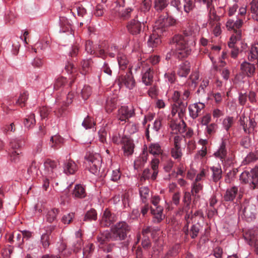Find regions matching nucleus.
Returning a JSON list of instances; mask_svg holds the SVG:
<instances>
[{
  "mask_svg": "<svg viewBox=\"0 0 258 258\" xmlns=\"http://www.w3.org/2000/svg\"><path fill=\"white\" fill-rule=\"evenodd\" d=\"M63 143V139L59 135H54L51 137L49 145L54 150L60 148Z\"/></svg>",
  "mask_w": 258,
  "mask_h": 258,
  "instance_id": "nucleus-28",
  "label": "nucleus"
},
{
  "mask_svg": "<svg viewBox=\"0 0 258 258\" xmlns=\"http://www.w3.org/2000/svg\"><path fill=\"white\" fill-rule=\"evenodd\" d=\"M101 70L104 73L107 74L109 76H111L112 75V70L108 64V63L106 62H104Z\"/></svg>",
  "mask_w": 258,
  "mask_h": 258,
  "instance_id": "nucleus-64",
  "label": "nucleus"
},
{
  "mask_svg": "<svg viewBox=\"0 0 258 258\" xmlns=\"http://www.w3.org/2000/svg\"><path fill=\"white\" fill-rule=\"evenodd\" d=\"M82 125L86 128H91L95 125L94 120L89 116L86 117L82 122Z\"/></svg>",
  "mask_w": 258,
  "mask_h": 258,
  "instance_id": "nucleus-57",
  "label": "nucleus"
},
{
  "mask_svg": "<svg viewBox=\"0 0 258 258\" xmlns=\"http://www.w3.org/2000/svg\"><path fill=\"white\" fill-rule=\"evenodd\" d=\"M238 187L236 186H233L227 189L224 196V200L226 202L233 201L236 195L238 194Z\"/></svg>",
  "mask_w": 258,
  "mask_h": 258,
  "instance_id": "nucleus-30",
  "label": "nucleus"
},
{
  "mask_svg": "<svg viewBox=\"0 0 258 258\" xmlns=\"http://www.w3.org/2000/svg\"><path fill=\"white\" fill-rule=\"evenodd\" d=\"M97 218L96 211L94 209H91L88 211L84 217V221H91V220H96Z\"/></svg>",
  "mask_w": 258,
  "mask_h": 258,
  "instance_id": "nucleus-47",
  "label": "nucleus"
},
{
  "mask_svg": "<svg viewBox=\"0 0 258 258\" xmlns=\"http://www.w3.org/2000/svg\"><path fill=\"white\" fill-rule=\"evenodd\" d=\"M163 208L162 206H157L156 209L151 208V213L153 216V222L154 223H160L163 219Z\"/></svg>",
  "mask_w": 258,
  "mask_h": 258,
  "instance_id": "nucleus-26",
  "label": "nucleus"
},
{
  "mask_svg": "<svg viewBox=\"0 0 258 258\" xmlns=\"http://www.w3.org/2000/svg\"><path fill=\"white\" fill-rule=\"evenodd\" d=\"M248 59L258 68V43H254L251 46L248 51Z\"/></svg>",
  "mask_w": 258,
  "mask_h": 258,
  "instance_id": "nucleus-22",
  "label": "nucleus"
},
{
  "mask_svg": "<svg viewBox=\"0 0 258 258\" xmlns=\"http://www.w3.org/2000/svg\"><path fill=\"white\" fill-rule=\"evenodd\" d=\"M142 73H143L142 81L146 85H150L153 81V71L151 65L144 62L142 64Z\"/></svg>",
  "mask_w": 258,
  "mask_h": 258,
  "instance_id": "nucleus-10",
  "label": "nucleus"
},
{
  "mask_svg": "<svg viewBox=\"0 0 258 258\" xmlns=\"http://www.w3.org/2000/svg\"><path fill=\"white\" fill-rule=\"evenodd\" d=\"M67 83V79L63 77L57 78L54 84L53 88L55 90H58Z\"/></svg>",
  "mask_w": 258,
  "mask_h": 258,
  "instance_id": "nucleus-50",
  "label": "nucleus"
},
{
  "mask_svg": "<svg viewBox=\"0 0 258 258\" xmlns=\"http://www.w3.org/2000/svg\"><path fill=\"white\" fill-rule=\"evenodd\" d=\"M147 160V153L144 152L141 156L139 157L134 162V168L138 169L142 167Z\"/></svg>",
  "mask_w": 258,
  "mask_h": 258,
  "instance_id": "nucleus-35",
  "label": "nucleus"
},
{
  "mask_svg": "<svg viewBox=\"0 0 258 258\" xmlns=\"http://www.w3.org/2000/svg\"><path fill=\"white\" fill-rule=\"evenodd\" d=\"M203 185L200 182H194L192 184L191 195L195 197V199H198L200 196L198 194L202 190Z\"/></svg>",
  "mask_w": 258,
  "mask_h": 258,
  "instance_id": "nucleus-41",
  "label": "nucleus"
},
{
  "mask_svg": "<svg viewBox=\"0 0 258 258\" xmlns=\"http://www.w3.org/2000/svg\"><path fill=\"white\" fill-rule=\"evenodd\" d=\"M63 172L67 175L74 174L78 170V166L72 159L66 160L63 164Z\"/></svg>",
  "mask_w": 258,
  "mask_h": 258,
  "instance_id": "nucleus-23",
  "label": "nucleus"
},
{
  "mask_svg": "<svg viewBox=\"0 0 258 258\" xmlns=\"http://www.w3.org/2000/svg\"><path fill=\"white\" fill-rule=\"evenodd\" d=\"M61 31L63 32H69L72 30V25L69 21L65 17L60 19Z\"/></svg>",
  "mask_w": 258,
  "mask_h": 258,
  "instance_id": "nucleus-44",
  "label": "nucleus"
},
{
  "mask_svg": "<svg viewBox=\"0 0 258 258\" xmlns=\"http://www.w3.org/2000/svg\"><path fill=\"white\" fill-rule=\"evenodd\" d=\"M190 71V63L185 61L182 62L178 67L177 75L180 77H186Z\"/></svg>",
  "mask_w": 258,
  "mask_h": 258,
  "instance_id": "nucleus-27",
  "label": "nucleus"
},
{
  "mask_svg": "<svg viewBox=\"0 0 258 258\" xmlns=\"http://www.w3.org/2000/svg\"><path fill=\"white\" fill-rule=\"evenodd\" d=\"M181 140L182 138L178 136H175L174 138V147L171 150L172 157L178 161L181 159L182 156L180 145Z\"/></svg>",
  "mask_w": 258,
  "mask_h": 258,
  "instance_id": "nucleus-17",
  "label": "nucleus"
},
{
  "mask_svg": "<svg viewBox=\"0 0 258 258\" xmlns=\"http://www.w3.org/2000/svg\"><path fill=\"white\" fill-rule=\"evenodd\" d=\"M38 169V164L36 162V161L33 160L31 162L29 167L27 169V173L29 175H33L34 173H36Z\"/></svg>",
  "mask_w": 258,
  "mask_h": 258,
  "instance_id": "nucleus-56",
  "label": "nucleus"
},
{
  "mask_svg": "<svg viewBox=\"0 0 258 258\" xmlns=\"http://www.w3.org/2000/svg\"><path fill=\"white\" fill-rule=\"evenodd\" d=\"M35 123V115L34 114H31L25 118L24 124L26 127L29 128L33 126Z\"/></svg>",
  "mask_w": 258,
  "mask_h": 258,
  "instance_id": "nucleus-51",
  "label": "nucleus"
},
{
  "mask_svg": "<svg viewBox=\"0 0 258 258\" xmlns=\"http://www.w3.org/2000/svg\"><path fill=\"white\" fill-rule=\"evenodd\" d=\"M142 26L145 27V23L137 20V17L129 21L126 25L128 32L132 35L138 36L142 32Z\"/></svg>",
  "mask_w": 258,
  "mask_h": 258,
  "instance_id": "nucleus-8",
  "label": "nucleus"
},
{
  "mask_svg": "<svg viewBox=\"0 0 258 258\" xmlns=\"http://www.w3.org/2000/svg\"><path fill=\"white\" fill-rule=\"evenodd\" d=\"M175 105L176 107V112H177L180 118L182 117L186 111L187 102H179V103L175 104Z\"/></svg>",
  "mask_w": 258,
  "mask_h": 258,
  "instance_id": "nucleus-36",
  "label": "nucleus"
},
{
  "mask_svg": "<svg viewBox=\"0 0 258 258\" xmlns=\"http://www.w3.org/2000/svg\"><path fill=\"white\" fill-rule=\"evenodd\" d=\"M116 220V217L108 209L104 211L100 224L102 227H109Z\"/></svg>",
  "mask_w": 258,
  "mask_h": 258,
  "instance_id": "nucleus-14",
  "label": "nucleus"
},
{
  "mask_svg": "<svg viewBox=\"0 0 258 258\" xmlns=\"http://www.w3.org/2000/svg\"><path fill=\"white\" fill-rule=\"evenodd\" d=\"M44 175L50 178H54L57 176V163L55 160L46 159L43 163Z\"/></svg>",
  "mask_w": 258,
  "mask_h": 258,
  "instance_id": "nucleus-6",
  "label": "nucleus"
},
{
  "mask_svg": "<svg viewBox=\"0 0 258 258\" xmlns=\"http://www.w3.org/2000/svg\"><path fill=\"white\" fill-rule=\"evenodd\" d=\"M61 99L59 97L57 96L56 98V104L57 108L54 111V114L57 117H63L67 114V107L68 106H66L64 102L60 101Z\"/></svg>",
  "mask_w": 258,
  "mask_h": 258,
  "instance_id": "nucleus-24",
  "label": "nucleus"
},
{
  "mask_svg": "<svg viewBox=\"0 0 258 258\" xmlns=\"http://www.w3.org/2000/svg\"><path fill=\"white\" fill-rule=\"evenodd\" d=\"M91 93V87L89 86H85L84 87L81 91V95L82 98L84 100H87L90 96Z\"/></svg>",
  "mask_w": 258,
  "mask_h": 258,
  "instance_id": "nucleus-58",
  "label": "nucleus"
},
{
  "mask_svg": "<svg viewBox=\"0 0 258 258\" xmlns=\"http://www.w3.org/2000/svg\"><path fill=\"white\" fill-rule=\"evenodd\" d=\"M83 245V240L82 239V233L80 231L76 233V237L72 239V245L73 251L75 253L78 252L81 249Z\"/></svg>",
  "mask_w": 258,
  "mask_h": 258,
  "instance_id": "nucleus-25",
  "label": "nucleus"
},
{
  "mask_svg": "<svg viewBox=\"0 0 258 258\" xmlns=\"http://www.w3.org/2000/svg\"><path fill=\"white\" fill-rule=\"evenodd\" d=\"M26 139L23 137L12 139L10 142V146L13 150L21 148L24 146Z\"/></svg>",
  "mask_w": 258,
  "mask_h": 258,
  "instance_id": "nucleus-29",
  "label": "nucleus"
},
{
  "mask_svg": "<svg viewBox=\"0 0 258 258\" xmlns=\"http://www.w3.org/2000/svg\"><path fill=\"white\" fill-rule=\"evenodd\" d=\"M240 180L242 183L248 184L251 189L258 188V167H255L249 171H243L240 176Z\"/></svg>",
  "mask_w": 258,
  "mask_h": 258,
  "instance_id": "nucleus-4",
  "label": "nucleus"
},
{
  "mask_svg": "<svg viewBox=\"0 0 258 258\" xmlns=\"http://www.w3.org/2000/svg\"><path fill=\"white\" fill-rule=\"evenodd\" d=\"M168 0H154V8L158 12H162L169 5Z\"/></svg>",
  "mask_w": 258,
  "mask_h": 258,
  "instance_id": "nucleus-34",
  "label": "nucleus"
},
{
  "mask_svg": "<svg viewBox=\"0 0 258 258\" xmlns=\"http://www.w3.org/2000/svg\"><path fill=\"white\" fill-rule=\"evenodd\" d=\"M74 218V214L73 213H71L68 214L67 215H64L61 219V221L64 224H69L72 221Z\"/></svg>",
  "mask_w": 258,
  "mask_h": 258,
  "instance_id": "nucleus-62",
  "label": "nucleus"
},
{
  "mask_svg": "<svg viewBox=\"0 0 258 258\" xmlns=\"http://www.w3.org/2000/svg\"><path fill=\"white\" fill-rule=\"evenodd\" d=\"M167 17H160L156 22V28L158 30V32H165L169 26H174L176 23V20L172 16H168Z\"/></svg>",
  "mask_w": 258,
  "mask_h": 258,
  "instance_id": "nucleus-7",
  "label": "nucleus"
},
{
  "mask_svg": "<svg viewBox=\"0 0 258 258\" xmlns=\"http://www.w3.org/2000/svg\"><path fill=\"white\" fill-rule=\"evenodd\" d=\"M216 158H219L222 162L225 160L227 156V150L226 149V143L223 140L218 150L214 153Z\"/></svg>",
  "mask_w": 258,
  "mask_h": 258,
  "instance_id": "nucleus-31",
  "label": "nucleus"
},
{
  "mask_svg": "<svg viewBox=\"0 0 258 258\" xmlns=\"http://www.w3.org/2000/svg\"><path fill=\"white\" fill-rule=\"evenodd\" d=\"M257 232L254 230H249L244 235V238L248 244H251L256 239Z\"/></svg>",
  "mask_w": 258,
  "mask_h": 258,
  "instance_id": "nucleus-43",
  "label": "nucleus"
},
{
  "mask_svg": "<svg viewBox=\"0 0 258 258\" xmlns=\"http://www.w3.org/2000/svg\"><path fill=\"white\" fill-rule=\"evenodd\" d=\"M240 124L242 126L244 132L246 134H250L256 125V123L252 118L248 119L244 115L240 116Z\"/></svg>",
  "mask_w": 258,
  "mask_h": 258,
  "instance_id": "nucleus-12",
  "label": "nucleus"
},
{
  "mask_svg": "<svg viewBox=\"0 0 258 258\" xmlns=\"http://www.w3.org/2000/svg\"><path fill=\"white\" fill-rule=\"evenodd\" d=\"M139 191L142 202L145 203L149 196V189L146 186H143L140 188Z\"/></svg>",
  "mask_w": 258,
  "mask_h": 258,
  "instance_id": "nucleus-55",
  "label": "nucleus"
},
{
  "mask_svg": "<svg viewBox=\"0 0 258 258\" xmlns=\"http://www.w3.org/2000/svg\"><path fill=\"white\" fill-rule=\"evenodd\" d=\"M117 61L120 69L124 70L126 68L128 64V60H127L125 55L119 54L117 56Z\"/></svg>",
  "mask_w": 258,
  "mask_h": 258,
  "instance_id": "nucleus-49",
  "label": "nucleus"
},
{
  "mask_svg": "<svg viewBox=\"0 0 258 258\" xmlns=\"http://www.w3.org/2000/svg\"><path fill=\"white\" fill-rule=\"evenodd\" d=\"M242 21L241 19H237L236 21L229 19L226 23V27L230 30H233L234 34L231 36L230 41L228 42V46L231 49V55L233 58H236L239 53V49L235 46L237 40L241 38V30L239 29L242 25Z\"/></svg>",
  "mask_w": 258,
  "mask_h": 258,
  "instance_id": "nucleus-2",
  "label": "nucleus"
},
{
  "mask_svg": "<svg viewBox=\"0 0 258 258\" xmlns=\"http://www.w3.org/2000/svg\"><path fill=\"white\" fill-rule=\"evenodd\" d=\"M241 211L247 221L252 220L256 217L257 210L255 205L248 202H245L241 205Z\"/></svg>",
  "mask_w": 258,
  "mask_h": 258,
  "instance_id": "nucleus-9",
  "label": "nucleus"
},
{
  "mask_svg": "<svg viewBox=\"0 0 258 258\" xmlns=\"http://www.w3.org/2000/svg\"><path fill=\"white\" fill-rule=\"evenodd\" d=\"M165 78L168 82L172 84L174 83L176 79L175 74L174 72H168L165 73Z\"/></svg>",
  "mask_w": 258,
  "mask_h": 258,
  "instance_id": "nucleus-63",
  "label": "nucleus"
},
{
  "mask_svg": "<svg viewBox=\"0 0 258 258\" xmlns=\"http://www.w3.org/2000/svg\"><path fill=\"white\" fill-rule=\"evenodd\" d=\"M149 152L154 156H159L162 153V150L158 143L151 144L149 147Z\"/></svg>",
  "mask_w": 258,
  "mask_h": 258,
  "instance_id": "nucleus-39",
  "label": "nucleus"
},
{
  "mask_svg": "<svg viewBox=\"0 0 258 258\" xmlns=\"http://www.w3.org/2000/svg\"><path fill=\"white\" fill-rule=\"evenodd\" d=\"M58 209L55 208L49 211L46 215L47 221L49 223H52L55 220L56 216L58 214Z\"/></svg>",
  "mask_w": 258,
  "mask_h": 258,
  "instance_id": "nucleus-52",
  "label": "nucleus"
},
{
  "mask_svg": "<svg viewBox=\"0 0 258 258\" xmlns=\"http://www.w3.org/2000/svg\"><path fill=\"white\" fill-rule=\"evenodd\" d=\"M85 164L88 170L94 174H96L101 166V157L99 154L88 152L85 157Z\"/></svg>",
  "mask_w": 258,
  "mask_h": 258,
  "instance_id": "nucleus-3",
  "label": "nucleus"
},
{
  "mask_svg": "<svg viewBox=\"0 0 258 258\" xmlns=\"http://www.w3.org/2000/svg\"><path fill=\"white\" fill-rule=\"evenodd\" d=\"M151 7V0H143L141 6V10L142 11L146 12H148Z\"/></svg>",
  "mask_w": 258,
  "mask_h": 258,
  "instance_id": "nucleus-61",
  "label": "nucleus"
},
{
  "mask_svg": "<svg viewBox=\"0 0 258 258\" xmlns=\"http://www.w3.org/2000/svg\"><path fill=\"white\" fill-rule=\"evenodd\" d=\"M184 36L176 35L170 41L172 48L175 49V55L179 59L187 57L191 52V48L188 43L189 39L188 35L187 33H184Z\"/></svg>",
  "mask_w": 258,
  "mask_h": 258,
  "instance_id": "nucleus-1",
  "label": "nucleus"
},
{
  "mask_svg": "<svg viewBox=\"0 0 258 258\" xmlns=\"http://www.w3.org/2000/svg\"><path fill=\"white\" fill-rule=\"evenodd\" d=\"M95 246L93 243H89L85 245V246L83 249V257L82 258H88L91 256Z\"/></svg>",
  "mask_w": 258,
  "mask_h": 258,
  "instance_id": "nucleus-40",
  "label": "nucleus"
},
{
  "mask_svg": "<svg viewBox=\"0 0 258 258\" xmlns=\"http://www.w3.org/2000/svg\"><path fill=\"white\" fill-rule=\"evenodd\" d=\"M21 154V152L19 151H16V150H13L10 154V158L11 161L13 162H18L20 159V155Z\"/></svg>",
  "mask_w": 258,
  "mask_h": 258,
  "instance_id": "nucleus-59",
  "label": "nucleus"
},
{
  "mask_svg": "<svg viewBox=\"0 0 258 258\" xmlns=\"http://www.w3.org/2000/svg\"><path fill=\"white\" fill-rule=\"evenodd\" d=\"M92 44L93 43L92 41L90 40L86 41L85 44V50L87 52L104 58V57L105 56V51L104 49L102 48V45H101L100 46L99 45L98 47H96V48H94L92 47Z\"/></svg>",
  "mask_w": 258,
  "mask_h": 258,
  "instance_id": "nucleus-16",
  "label": "nucleus"
},
{
  "mask_svg": "<svg viewBox=\"0 0 258 258\" xmlns=\"http://www.w3.org/2000/svg\"><path fill=\"white\" fill-rule=\"evenodd\" d=\"M73 196L76 198H84L86 196V192L84 186L81 184L76 185L73 192Z\"/></svg>",
  "mask_w": 258,
  "mask_h": 258,
  "instance_id": "nucleus-32",
  "label": "nucleus"
},
{
  "mask_svg": "<svg viewBox=\"0 0 258 258\" xmlns=\"http://www.w3.org/2000/svg\"><path fill=\"white\" fill-rule=\"evenodd\" d=\"M91 59L84 60L81 63V73L86 75L89 73L91 70Z\"/></svg>",
  "mask_w": 258,
  "mask_h": 258,
  "instance_id": "nucleus-45",
  "label": "nucleus"
},
{
  "mask_svg": "<svg viewBox=\"0 0 258 258\" xmlns=\"http://www.w3.org/2000/svg\"><path fill=\"white\" fill-rule=\"evenodd\" d=\"M117 106V99L116 97H108L106 102L105 110L107 112L110 113L114 110Z\"/></svg>",
  "mask_w": 258,
  "mask_h": 258,
  "instance_id": "nucleus-33",
  "label": "nucleus"
},
{
  "mask_svg": "<svg viewBox=\"0 0 258 258\" xmlns=\"http://www.w3.org/2000/svg\"><path fill=\"white\" fill-rule=\"evenodd\" d=\"M120 142L124 155L127 156L132 155L135 148L133 141L127 136H124L121 138Z\"/></svg>",
  "mask_w": 258,
  "mask_h": 258,
  "instance_id": "nucleus-13",
  "label": "nucleus"
},
{
  "mask_svg": "<svg viewBox=\"0 0 258 258\" xmlns=\"http://www.w3.org/2000/svg\"><path fill=\"white\" fill-rule=\"evenodd\" d=\"M130 230L129 226L125 222H120L111 228L112 240H124Z\"/></svg>",
  "mask_w": 258,
  "mask_h": 258,
  "instance_id": "nucleus-5",
  "label": "nucleus"
},
{
  "mask_svg": "<svg viewBox=\"0 0 258 258\" xmlns=\"http://www.w3.org/2000/svg\"><path fill=\"white\" fill-rule=\"evenodd\" d=\"M112 236L111 232L105 231L98 235L97 240L100 244H103L110 240H112Z\"/></svg>",
  "mask_w": 258,
  "mask_h": 258,
  "instance_id": "nucleus-38",
  "label": "nucleus"
},
{
  "mask_svg": "<svg viewBox=\"0 0 258 258\" xmlns=\"http://www.w3.org/2000/svg\"><path fill=\"white\" fill-rule=\"evenodd\" d=\"M102 49H104L105 51V54L106 53H107L109 56L111 57H114L116 54L117 53L118 48V47L114 44H111V45L109 46L107 48H104V47L102 46ZM106 56V55H105ZM106 56L104 57V58Z\"/></svg>",
  "mask_w": 258,
  "mask_h": 258,
  "instance_id": "nucleus-42",
  "label": "nucleus"
},
{
  "mask_svg": "<svg viewBox=\"0 0 258 258\" xmlns=\"http://www.w3.org/2000/svg\"><path fill=\"white\" fill-rule=\"evenodd\" d=\"M199 1L207 5L208 10L209 12V25L211 26H214L216 23H219L220 17L216 14L213 10V0H199Z\"/></svg>",
  "mask_w": 258,
  "mask_h": 258,
  "instance_id": "nucleus-11",
  "label": "nucleus"
},
{
  "mask_svg": "<svg viewBox=\"0 0 258 258\" xmlns=\"http://www.w3.org/2000/svg\"><path fill=\"white\" fill-rule=\"evenodd\" d=\"M255 63L251 62L244 61L240 65V70L242 73L247 77H252L255 73Z\"/></svg>",
  "mask_w": 258,
  "mask_h": 258,
  "instance_id": "nucleus-19",
  "label": "nucleus"
},
{
  "mask_svg": "<svg viewBox=\"0 0 258 258\" xmlns=\"http://www.w3.org/2000/svg\"><path fill=\"white\" fill-rule=\"evenodd\" d=\"M163 33V32H158V30L156 28V26L155 25L153 32L150 36L147 41L148 46L154 48L158 46L161 42L160 36Z\"/></svg>",
  "mask_w": 258,
  "mask_h": 258,
  "instance_id": "nucleus-18",
  "label": "nucleus"
},
{
  "mask_svg": "<svg viewBox=\"0 0 258 258\" xmlns=\"http://www.w3.org/2000/svg\"><path fill=\"white\" fill-rule=\"evenodd\" d=\"M28 98V93L27 92H24L21 93L16 101V104L21 107H23L25 106V102L27 100Z\"/></svg>",
  "mask_w": 258,
  "mask_h": 258,
  "instance_id": "nucleus-53",
  "label": "nucleus"
},
{
  "mask_svg": "<svg viewBox=\"0 0 258 258\" xmlns=\"http://www.w3.org/2000/svg\"><path fill=\"white\" fill-rule=\"evenodd\" d=\"M234 123V118L233 117L228 116L225 118L223 121V126L224 128L228 132Z\"/></svg>",
  "mask_w": 258,
  "mask_h": 258,
  "instance_id": "nucleus-54",
  "label": "nucleus"
},
{
  "mask_svg": "<svg viewBox=\"0 0 258 258\" xmlns=\"http://www.w3.org/2000/svg\"><path fill=\"white\" fill-rule=\"evenodd\" d=\"M200 226L198 224H195L191 226L190 230V235L191 238L194 239L197 237L200 231Z\"/></svg>",
  "mask_w": 258,
  "mask_h": 258,
  "instance_id": "nucleus-60",
  "label": "nucleus"
},
{
  "mask_svg": "<svg viewBox=\"0 0 258 258\" xmlns=\"http://www.w3.org/2000/svg\"><path fill=\"white\" fill-rule=\"evenodd\" d=\"M210 169L212 171L213 180L216 182L222 178V171L221 168L220 166H218L211 167Z\"/></svg>",
  "mask_w": 258,
  "mask_h": 258,
  "instance_id": "nucleus-37",
  "label": "nucleus"
},
{
  "mask_svg": "<svg viewBox=\"0 0 258 258\" xmlns=\"http://www.w3.org/2000/svg\"><path fill=\"white\" fill-rule=\"evenodd\" d=\"M118 119L125 122L135 114L134 109L133 107L126 106H121L118 109Z\"/></svg>",
  "mask_w": 258,
  "mask_h": 258,
  "instance_id": "nucleus-15",
  "label": "nucleus"
},
{
  "mask_svg": "<svg viewBox=\"0 0 258 258\" xmlns=\"http://www.w3.org/2000/svg\"><path fill=\"white\" fill-rule=\"evenodd\" d=\"M184 11L186 13H189L192 11L195 7V0H183Z\"/></svg>",
  "mask_w": 258,
  "mask_h": 258,
  "instance_id": "nucleus-48",
  "label": "nucleus"
},
{
  "mask_svg": "<svg viewBox=\"0 0 258 258\" xmlns=\"http://www.w3.org/2000/svg\"><path fill=\"white\" fill-rule=\"evenodd\" d=\"M118 82L121 85H124L130 89H132L135 85V81L131 71L125 76L119 77Z\"/></svg>",
  "mask_w": 258,
  "mask_h": 258,
  "instance_id": "nucleus-20",
  "label": "nucleus"
},
{
  "mask_svg": "<svg viewBox=\"0 0 258 258\" xmlns=\"http://www.w3.org/2000/svg\"><path fill=\"white\" fill-rule=\"evenodd\" d=\"M205 107V104L201 102L190 105L188 107L190 116L193 119L196 118L202 114L201 112Z\"/></svg>",
  "mask_w": 258,
  "mask_h": 258,
  "instance_id": "nucleus-21",
  "label": "nucleus"
},
{
  "mask_svg": "<svg viewBox=\"0 0 258 258\" xmlns=\"http://www.w3.org/2000/svg\"><path fill=\"white\" fill-rule=\"evenodd\" d=\"M53 228L51 227L50 231L47 232L46 233L43 234L41 237V243L44 248L48 247L50 244V237L49 235L52 231Z\"/></svg>",
  "mask_w": 258,
  "mask_h": 258,
  "instance_id": "nucleus-46",
  "label": "nucleus"
}]
</instances>
